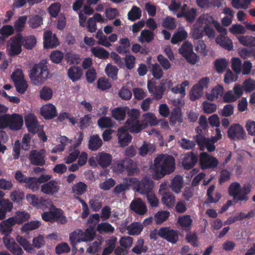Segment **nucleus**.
<instances>
[{
    "instance_id": "nucleus-42",
    "label": "nucleus",
    "mask_w": 255,
    "mask_h": 255,
    "mask_svg": "<svg viewBox=\"0 0 255 255\" xmlns=\"http://www.w3.org/2000/svg\"><path fill=\"white\" fill-rule=\"evenodd\" d=\"M126 158L118 160H114L112 165L114 172L121 174L125 171Z\"/></svg>"
},
{
    "instance_id": "nucleus-49",
    "label": "nucleus",
    "mask_w": 255,
    "mask_h": 255,
    "mask_svg": "<svg viewBox=\"0 0 255 255\" xmlns=\"http://www.w3.org/2000/svg\"><path fill=\"white\" fill-rule=\"evenodd\" d=\"M28 23L31 28L33 29L36 28L42 24L43 18L38 14H35L29 17Z\"/></svg>"
},
{
    "instance_id": "nucleus-5",
    "label": "nucleus",
    "mask_w": 255,
    "mask_h": 255,
    "mask_svg": "<svg viewBox=\"0 0 255 255\" xmlns=\"http://www.w3.org/2000/svg\"><path fill=\"white\" fill-rule=\"evenodd\" d=\"M46 151L44 149H32L28 155L30 163L34 166H43L46 163Z\"/></svg>"
},
{
    "instance_id": "nucleus-15",
    "label": "nucleus",
    "mask_w": 255,
    "mask_h": 255,
    "mask_svg": "<svg viewBox=\"0 0 255 255\" xmlns=\"http://www.w3.org/2000/svg\"><path fill=\"white\" fill-rule=\"evenodd\" d=\"M198 156L193 152L186 153L182 160V165L186 170H190L195 166L198 161Z\"/></svg>"
},
{
    "instance_id": "nucleus-47",
    "label": "nucleus",
    "mask_w": 255,
    "mask_h": 255,
    "mask_svg": "<svg viewBox=\"0 0 255 255\" xmlns=\"http://www.w3.org/2000/svg\"><path fill=\"white\" fill-rule=\"evenodd\" d=\"M179 53L184 57L193 52V46L191 42L186 41L178 49Z\"/></svg>"
},
{
    "instance_id": "nucleus-45",
    "label": "nucleus",
    "mask_w": 255,
    "mask_h": 255,
    "mask_svg": "<svg viewBox=\"0 0 255 255\" xmlns=\"http://www.w3.org/2000/svg\"><path fill=\"white\" fill-rule=\"evenodd\" d=\"M154 38V33L152 31L147 29L143 30L138 38L139 42L143 43L144 42L148 43L151 42Z\"/></svg>"
},
{
    "instance_id": "nucleus-32",
    "label": "nucleus",
    "mask_w": 255,
    "mask_h": 255,
    "mask_svg": "<svg viewBox=\"0 0 255 255\" xmlns=\"http://www.w3.org/2000/svg\"><path fill=\"white\" fill-rule=\"evenodd\" d=\"M183 187V178L180 175L175 176L171 182V188L173 191L178 193Z\"/></svg>"
},
{
    "instance_id": "nucleus-37",
    "label": "nucleus",
    "mask_w": 255,
    "mask_h": 255,
    "mask_svg": "<svg viewBox=\"0 0 255 255\" xmlns=\"http://www.w3.org/2000/svg\"><path fill=\"white\" fill-rule=\"evenodd\" d=\"M112 116L117 121H123L126 116V108L119 107L114 108L112 111Z\"/></svg>"
},
{
    "instance_id": "nucleus-51",
    "label": "nucleus",
    "mask_w": 255,
    "mask_h": 255,
    "mask_svg": "<svg viewBox=\"0 0 255 255\" xmlns=\"http://www.w3.org/2000/svg\"><path fill=\"white\" fill-rule=\"evenodd\" d=\"M35 177H28L25 182V187L31 190L32 192L37 191L39 188V184Z\"/></svg>"
},
{
    "instance_id": "nucleus-1",
    "label": "nucleus",
    "mask_w": 255,
    "mask_h": 255,
    "mask_svg": "<svg viewBox=\"0 0 255 255\" xmlns=\"http://www.w3.org/2000/svg\"><path fill=\"white\" fill-rule=\"evenodd\" d=\"M153 167L152 177L155 180H159L174 172L175 158L172 155L161 154L155 158Z\"/></svg>"
},
{
    "instance_id": "nucleus-38",
    "label": "nucleus",
    "mask_w": 255,
    "mask_h": 255,
    "mask_svg": "<svg viewBox=\"0 0 255 255\" xmlns=\"http://www.w3.org/2000/svg\"><path fill=\"white\" fill-rule=\"evenodd\" d=\"M22 44L26 49H32L36 44V39L33 35L25 37L22 35Z\"/></svg>"
},
{
    "instance_id": "nucleus-10",
    "label": "nucleus",
    "mask_w": 255,
    "mask_h": 255,
    "mask_svg": "<svg viewBox=\"0 0 255 255\" xmlns=\"http://www.w3.org/2000/svg\"><path fill=\"white\" fill-rule=\"evenodd\" d=\"M26 198L30 204L37 208H43L45 206H48L53 207L49 199H39L34 194H28L26 195Z\"/></svg>"
},
{
    "instance_id": "nucleus-24",
    "label": "nucleus",
    "mask_w": 255,
    "mask_h": 255,
    "mask_svg": "<svg viewBox=\"0 0 255 255\" xmlns=\"http://www.w3.org/2000/svg\"><path fill=\"white\" fill-rule=\"evenodd\" d=\"M161 202L168 208H172L175 204V197L171 192H164L162 194Z\"/></svg>"
},
{
    "instance_id": "nucleus-28",
    "label": "nucleus",
    "mask_w": 255,
    "mask_h": 255,
    "mask_svg": "<svg viewBox=\"0 0 255 255\" xmlns=\"http://www.w3.org/2000/svg\"><path fill=\"white\" fill-rule=\"evenodd\" d=\"M103 144V141L98 134L90 136L89 140L88 148L92 151H96L100 148Z\"/></svg>"
},
{
    "instance_id": "nucleus-57",
    "label": "nucleus",
    "mask_w": 255,
    "mask_h": 255,
    "mask_svg": "<svg viewBox=\"0 0 255 255\" xmlns=\"http://www.w3.org/2000/svg\"><path fill=\"white\" fill-rule=\"evenodd\" d=\"M40 98L44 101L51 99L53 96L52 90L47 86L43 87L39 92Z\"/></svg>"
},
{
    "instance_id": "nucleus-12",
    "label": "nucleus",
    "mask_w": 255,
    "mask_h": 255,
    "mask_svg": "<svg viewBox=\"0 0 255 255\" xmlns=\"http://www.w3.org/2000/svg\"><path fill=\"white\" fill-rule=\"evenodd\" d=\"M3 242L6 248L14 255H22V249L16 243L12 238L3 237Z\"/></svg>"
},
{
    "instance_id": "nucleus-3",
    "label": "nucleus",
    "mask_w": 255,
    "mask_h": 255,
    "mask_svg": "<svg viewBox=\"0 0 255 255\" xmlns=\"http://www.w3.org/2000/svg\"><path fill=\"white\" fill-rule=\"evenodd\" d=\"M22 34L17 33L11 37L9 40V46L7 48L8 54L10 57H15L22 51Z\"/></svg>"
},
{
    "instance_id": "nucleus-26",
    "label": "nucleus",
    "mask_w": 255,
    "mask_h": 255,
    "mask_svg": "<svg viewBox=\"0 0 255 255\" xmlns=\"http://www.w3.org/2000/svg\"><path fill=\"white\" fill-rule=\"evenodd\" d=\"M78 232L80 243L92 241L95 237V233L92 229H87L85 232L78 230Z\"/></svg>"
},
{
    "instance_id": "nucleus-16",
    "label": "nucleus",
    "mask_w": 255,
    "mask_h": 255,
    "mask_svg": "<svg viewBox=\"0 0 255 255\" xmlns=\"http://www.w3.org/2000/svg\"><path fill=\"white\" fill-rule=\"evenodd\" d=\"M96 159L98 165L105 168L111 164L113 156L110 153L102 151L97 154Z\"/></svg>"
},
{
    "instance_id": "nucleus-17",
    "label": "nucleus",
    "mask_w": 255,
    "mask_h": 255,
    "mask_svg": "<svg viewBox=\"0 0 255 255\" xmlns=\"http://www.w3.org/2000/svg\"><path fill=\"white\" fill-rule=\"evenodd\" d=\"M130 209L139 215H143L147 212V208L145 203L140 198L135 199L131 201L130 204Z\"/></svg>"
},
{
    "instance_id": "nucleus-34",
    "label": "nucleus",
    "mask_w": 255,
    "mask_h": 255,
    "mask_svg": "<svg viewBox=\"0 0 255 255\" xmlns=\"http://www.w3.org/2000/svg\"><path fill=\"white\" fill-rule=\"evenodd\" d=\"M223 87L218 85L214 87L210 93H206L207 99L209 101H213L215 98H218L219 96H221L223 95Z\"/></svg>"
},
{
    "instance_id": "nucleus-7",
    "label": "nucleus",
    "mask_w": 255,
    "mask_h": 255,
    "mask_svg": "<svg viewBox=\"0 0 255 255\" xmlns=\"http://www.w3.org/2000/svg\"><path fill=\"white\" fill-rule=\"evenodd\" d=\"M218 163V160L216 157L210 155L206 152L201 153L199 157V164L202 169L215 168Z\"/></svg>"
},
{
    "instance_id": "nucleus-2",
    "label": "nucleus",
    "mask_w": 255,
    "mask_h": 255,
    "mask_svg": "<svg viewBox=\"0 0 255 255\" xmlns=\"http://www.w3.org/2000/svg\"><path fill=\"white\" fill-rule=\"evenodd\" d=\"M29 76L33 84H43L50 78L49 70L46 63L40 62L35 64L30 70Z\"/></svg>"
},
{
    "instance_id": "nucleus-25",
    "label": "nucleus",
    "mask_w": 255,
    "mask_h": 255,
    "mask_svg": "<svg viewBox=\"0 0 255 255\" xmlns=\"http://www.w3.org/2000/svg\"><path fill=\"white\" fill-rule=\"evenodd\" d=\"M125 166V171L129 176L136 175L139 172L136 163L131 159L126 158Z\"/></svg>"
},
{
    "instance_id": "nucleus-35",
    "label": "nucleus",
    "mask_w": 255,
    "mask_h": 255,
    "mask_svg": "<svg viewBox=\"0 0 255 255\" xmlns=\"http://www.w3.org/2000/svg\"><path fill=\"white\" fill-rule=\"evenodd\" d=\"M143 226L139 222H133L127 227L128 234L130 235H138L143 230Z\"/></svg>"
},
{
    "instance_id": "nucleus-55",
    "label": "nucleus",
    "mask_w": 255,
    "mask_h": 255,
    "mask_svg": "<svg viewBox=\"0 0 255 255\" xmlns=\"http://www.w3.org/2000/svg\"><path fill=\"white\" fill-rule=\"evenodd\" d=\"M228 62L225 58L218 59L214 62L215 68L219 73L224 72L228 66Z\"/></svg>"
},
{
    "instance_id": "nucleus-4",
    "label": "nucleus",
    "mask_w": 255,
    "mask_h": 255,
    "mask_svg": "<svg viewBox=\"0 0 255 255\" xmlns=\"http://www.w3.org/2000/svg\"><path fill=\"white\" fill-rule=\"evenodd\" d=\"M51 207H54V210L43 213L41 215L42 219L46 222L51 223L56 221L61 224L66 223L67 219L65 216L63 215V211L60 209L55 208L54 206Z\"/></svg>"
},
{
    "instance_id": "nucleus-44",
    "label": "nucleus",
    "mask_w": 255,
    "mask_h": 255,
    "mask_svg": "<svg viewBox=\"0 0 255 255\" xmlns=\"http://www.w3.org/2000/svg\"><path fill=\"white\" fill-rule=\"evenodd\" d=\"M14 218V221L15 224H21L23 222L27 221L30 218V215L25 211H17L16 212Z\"/></svg>"
},
{
    "instance_id": "nucleus-52",
    "label": "nucleus",
    "mask_w": 255,
    "mask_h": 255,
    "mask_svg": "<svg viewBox=\"0 0 255 255\" xmlns=\"http://www.w3.org/2000/svg\"><path fill=\"white\" fill-rule=\"evenodd\" d=\"M141 15V10L136 6H132V8L128 13V19L132 21L139 19Z\"/></svg>"
},
{
    "instance_id": "nucleus-60",
    "label": "nucleus",
    "mask_w": 255,
    "mask_h": 255,
    "mask_svg": "<svg viewBox=\"0 0 255 255\" xmlns=\"http://www.w3.org/2000/svg\"><path fill=\"white\" fill-rule=\"evenodd\" d=\"M170 213L167 211H159L154 215L155 220L157 224H160L165 221L169 217Z\"/></svg>"
},
{
    "instance_id": "nucleus-54",
    "label": "nucleus",
    "mask_w": 255,
    "mask_h": 255,
    "mask_svg": "<svg viewBox=\"0 0 255 255\" xmlns=\"http://www.w3.org/2000/svg\"><path fill=\"white\" fill-rule=\"evenodd\" d=\"M97 230L100 234L106 233H113L114 228L108 222L101 223L97 226Z\"/></svg>"
},
{
    "instance_id": "nucleus-33",
    "label": "nucleus",
    "mask_w": 255,
    "mask_h": 255,
    "mask_svg": "<svg viewBox=\"0 0 255 255\" xmlns=\"http://www.w3.org/2000/svg\"><path fill=\"white\" fill-rule=\"evenodd\" d=\"M215 186L214 185H211L207 189V195L208 198L206 200V203H217L220 199L221 195L219 192L216 193L215 198L212 196L213 192L215 190Z\"/></svg>"
},
{
    "instance_id": "nucleus-59",
    "label": "nucleus",
    "mask_w": 255,
    "mask_h": 255,
    "mask_svg": "<svg viewBox=\"0 0 255 255\" xmlns=\"http://www.w3.org/2000/svg\"><path fill=\"white\" fill-rule=\"evenodd\" d=\"M16 240L25 251L29 252L32 250L30 243L24 237L18 235Z\"/></svg>"
},
{
    "instance_id": "nucleus-19",
    "label": "nucleus",
    "mask_w": 255,
    "mask_h": 255,
    "mask_svg": "<svg viewBox=\"0 0 255 255\" xmlns=\"http://www.w3.org/2000/svg\"><path fill=\"white\" fill-rule=\"evenodd\" d=\"M15 225L14 218L9 217L0 224V231L2 235L7 236L12 232V227Z\"/></svg>"
},
{
    "instance_id": "nucleus-41",
    "label": "nucleus",
    "mask_w": 255,
    "mask_h": 255,
    "mask_svg": "<svg viewBox=\"0 0 255 255\" xmlns=\"http://www.w3.org/2000/svg\"><path fill=\"white\" fill-rule=\"evenodd\" d=\"M91 52L95 57L100 59H107L110 55L109 52L107 50L104 48L98 46L93 47L91 49Z\"/></svg>"
},
{
    "instance_id": "nucleus-27",
    "label": "nucleus",
    "mask_w": 255,
    "mask_h": 255,
    "mask_svg": "<svg viewBox=\"0 0 255 255\" xmlns=\"http://www.w3.org/2000/svg\"><path fill=\"white\" fill-rule=\"evenodd\" d=\"M126 125L128 130L133 134L139 133L142 130L147 127V124L143 123L141 121L133 122Z\"/></svg>"
},
{
    "instance_id": "nucleus-6",
    "label": "nucleus",
    "mask_w": 255,
    "mask_h": 255,
    "mask_svg": "<svg viewBox=\"0 0 255 255\" xmlns=\"http://www.w3.org/2000/svg\"><path fill=\"white\" fill-rule=\"evenodd\" d=\"M228 137L233 140H242L246 138V133L239 124H232L227 131Z\"/></svg>"
},
{
    "instance_id": "nucleus-64",
    "label": "nucleus",
    "mask_w": 255,
    "mask_h": 255,
    "mask_svg": "<svg viewBox=\"0 0 255 255\" xmlns=\"http://www.w3.org/2000/svg\"><path fill=\"white\" fill-rule=\"evenodd\" d=\"M202 133L199 132L195 136V143L196 142L197 145L199 146V148L201 150H204L205 149V145L207 143V141L209 139L208 138H206L203 135Z\"/></svg>"
},
{
    "instance_id": "nucleus-22",
    "label": "nucleus",
    "mask_w": 255,
    "mask_h": 255,
    "mask_svg": "<svg viewBox=\"0 0 255 255\" xmlns=\"http://www.w3.org/2000/svg\"><path fill=\"white\" fill-rule=\"evenodd\" d=\"M83 74L82 68L77 66H71L67 71L68 77L73 82H76L80 80Z\"/></svg>"
},
{
    "instance_id": "nucleus-18",
    "label": "nucleus",
    "mask_w": 255,
    "mask_h": 255,
    "mask_svg": "<svg viewBox=\"0 0 255 255\" xmlns=\"http://www.w3.org/2000/svg\"><path fill=\"white\" fill-rule=\"evenodd\" d=\"M59 186L55 180H50L41 186V191L43 193L52 195L58 193Z\"/></svg>"
},
{
    "instance_id": "nucleus-56",
    "label": "nucleus",
    "mask_w": 255,
    "mask_h": 255,
    "mask_svg": "<svg viewBox=\"0 0 255 255\" xmlns=\"http://www.w3.org/2000/svg\"><path fill=\"white\" fill-rule=\"evenodd\" d=\"M189 84L188 81H184L181 84H178L175 87L171 88V91L173 93H179L181 96H184L186 94L185 87L188 86Z\"/></svg>"
},
{
    "instance_id": "nucleus-39",
    "label": "nucleus",
    "mask_w": 255,
    "mask_h": 255,
    "mask_svg": "<svg viewBox=\"0 0 255 255\" xmlns=\"http://www.w3.org/2000/svg\"><path fill=\"white\" fill-rule=\"evenodd\" d=\"M105 71L108 77L112 78L113 80H116L118 79L119 69L116 66L111 63H108Z\"/></svg>"
},
{
    "instance_id": "nucleus-48",
    "label": "nucleus",
    "mask_w": 255,
    "mask_h": 255,
    "mask_svg": "<svg viewBox=\"0 0 255 255\" xmlns=\"http://www.w3.org/2000/svg\"><path fill=\"white\" fill-rule=\"evenodd\" d=\"M142 122L150 126H155L158 124L156 117L153 113H146L142 115Z\"/></svg>"
},
{
    "instance_id": "nucleus-31",
    "label": "nucleus",
    "mask_w": 255,
    "mask_h": 255,
    "mask_svg": "<svg viewBox=\"0 0 255 255\" xmlns=\"http://www.w3.org/2000/svg\"><path fill=\"white\" fill-rule=\"evenodd\" d=\"M156 149L155 145L144 141L141 146L138 149L139 154L142 156H145L148 153H153Z\"/></svg>"
},
{
    "instance_id": "nucleus-9",
    "label": "nucleus",
    "mask_w": 255,
    "mask_h": 255,
    "mask_svg": "<svg viewBox=\"0 0 255 255\" xmlns=\"http://www.w3.org/2000/svg\"><path fill=\"white\" fill-rule=\"evenodd\" d=\"M158 235L167 242L175 244L179 240L178 232L169 227H162L158 231Z\"/></svg>"
},
{
    "instance_id": "nucleus-63",
    "label": "nucleus",
    "mask_w": 255,
    "mask_h": 255,
    "mask_svg": "<svg viewBox=\"0 0 255 255\" xmlns=\"http://www.w3.org/2000/svg\"><path fill=\"white\" fill-rule=\"evenodd\" d=\"M27 16L26 15L19 16L14 23V27L16 32H20L23 30L27 20Z\"/></svg>"
},
{
    "instance_id": "nucleus-20",
    "label": "nucleus",
    "mask_w": 255,
    "mask_h": 255,
    "mask_svg": "<svg viewBox=\"0 0 255 255\" xmlns=\"http://www.w3.org/2000/svg\"><path fill=\"white\" fill-rule=\"evenodd\" d=\"M117 136L119 143L122 147L126 146L131 141L132 139L131 135L123 128L118 129Z\"/></svg>"
},
{
    "instance_id": "nucleus-46",
    "label": "nucleus",
    "mask_w": 255,
    "mask_h": 255,
    "mask_svg": "<svg viewBox=\"0 0 255 255\" xmlns=\"http://www.w3.org/2000/svg\"><path fill=\"white\" fill-rule=\"evenodd\" d=\"M70 153L67 157L65 158V162L67 164H70L74 162L80 155V150L76 147L70 146Z\"/></svg>"
},
{
    "instance_id": "nucleus-43",
    "label": "nucleus",
    "mask_w": 255,
    "mask_h": 255,
    "mask_svg": "<svg viewBox=\"0 0 255 255\" xmlns=\"http://www.w3.org/2000/svg\"><path fill=\"white\" fill-rule=\"evenodd\" d=\"M127 114L128 119L126 122V125L139 121V117L140 116V112L138 110L132 109L128 112Z\"/></svg>"
},
{
    "instance_id": "nucleus-21",
    "label": "nucleus",
    "mask_w": 255,
    "mask_h": 255,
    "mask_svg": "<svg viewBox=\"0 0 255 255\" xmlns=\"http://www.w3.org/2000/svg\"><path fill=\"white\" fill-rule=\"evenodd\" d=\"M41 114L45 119H52L57 116L55 106L50 104L45 105L41 110Z\"/></svg>"
},
{
    "instance_id": "nucleus-61",
    "label": "nucleus",
    "mask_w": 255,
    "mask_h": 255,
    "mask_svg": "<svg viewBox=\"0 0 255 255\" xmlns=\"http://www.w3.org/2000/svg\"><path fill=\"white\" fill-rule=\"evenodd\" d=\"M87 185L82 182H79L72 187V192L76 195H82L86 191Z\"/></svg>"
},
{
    "instance_id": "nucleus-53",
    "label": "nucleus",
    "mask_w": 255,
    "mask_h": 255,
    "mask_svg": "<svg viewBox=\"0 0 255 255\" xmlns=\"http://www.w3.org/2000/svg\"><path fill=\"white\" fill-rule=\"evenodd\" d=\"M203 89L202 88L199 87L197 85H194L190 92V99L194 101L199 99L203 95Z\"/></svg>"
},
{
    "instance_id": "nucleus-13",
    "label": "nucleus",
    "mask_w": 255,
    "mask_h": 255,
    "mask_svg": "<svg viewBox=\"0 0 255 255\" xmlns=\"http://www.w3.org/2000/svg\"><path fill=\"white\" fill-rule=\"evenodd\" d=\"M8 128L14 131L21 128L23 125V120L22 116L17 114L9 115Z\"/></svg>"
},
{
    "instance_id": "nucleus-29",
    "label": "nucleus",
    "mask_w": 255,
    "mask_h": 255,
    "mask_svg": "<svg viewBox=\"0 0 255 255\" xmlns=\"http://www.w3.org/2000/svg\"><path fill=\"white\" fill-rule=\"evenodd\" d=\"M242 188L240 184L235 182L231 183L228 188L229 194L234 198L235 200L238 201V197L240 195Z\"/></svg>"
},
{
    "instance_id": "nucleus-23",
    "label": "nucleus",
    "mask_w": 255,
    "mask_h": 255,
    "mask_svg": "<svg viewBox=\"0 0 255 255\" xmlns=\"http://www.w3.org/2000/svg\"><path fill=\"white\" fill-rule=\"evenodd\" d=\"M216 43L225 49L231 51L233 49V45L231 39L225 35H219L216 38Z\"/></svg>"
},
{
    "instance_id": "nucleus-36",
    "label": "nucleus",
    "mask_w": 255,
    "mask_h": 255,
    "mask_svg": "<svg viewBox=\"0 0 255 255\" xmlns=\"http://www.w3.org/2000/svg\"><path fill=\"white\" fill-rule=\"evenodd\" d=\"M188 36L187 32L184 29L178 31L174 33L171 39V42L173 44H177L186 39Z\"/></svg>"
},
{
    "instance_id": "nucleus-62",
    "label": "nucleus",
    "mask_w": 255,
    "mask_h": 255,
    "mask_svg": "<svg viewBox=\"0 0 255 255\" xmlns=\"http://www.w3.org/2000/svg\"><path fill=\"white\" fill-rule=\"evenodd\" d=\"M192 222L190 216L188 215L179 217L178 219V223L179 225L185 229L189 228Z\"/></svg>"
},
{
    "instance_id": "nucleus-11",
    "label": "nucleus",
    "mask_w": 255,
    "mask_h": 255,
    "mask_svg": "<svg viewBox=\"0 0 255 255\" xmlns=\"http://www.w3.org/2000/svg\"><path fill=\"white\" fill-rule=\"evenodd\" d=\"M154 186L153 181L149 178H143L138 183L137 191L141 194L147 195L151 193Z\"/></svg>"
},
{
    "instance_id": "nucleus-40",
    "label": "nucleus",
    "mask_w": 255,
    "mask_h": 255,
    "mask_svg": "<svg viewBox=\"0 0 255 255\" xmlns=\"http://www.w3.org/2000/svg\"><path fill=\"white\" fill-rule=\"evenodd\" d=\"M115 122L109 117H103L97 121L98 126L101 128H112L115 125Z\"/></svg>"
},
{
    "instance_id": "nucleus-58",
    "label": "nucleus",
    "mask_w": 255,
    "mask_h": 255,
    "mask_svg": "<svg viewBox=\"0 0 255 255\" xmlns=\"http://www.w3.org/2000/svg\"><path fill=\"white\" fill-rule=\"evenodd\" d=\"M179 144L182 148L186 150L192 149L196 145L195 141L191 140L185 138H182L179 141Z\"/></svg>"
},
{
    "instance_id": "nucleus-14",
    "label": "nucleus",
    "mask_w": 255,
    "mask_h": 255,
    "mask_svg": "<svg viewBox=\"0 0 255 255\" xmlns=\"http://www.w3.org/2000/svg\"><path fill=\"white\" fill-rule=\"evenodd\" d=\"M25 124L29 132L35 134L39 130V124L36 117L32 114L25 117Z\"/></svg>"
},
{
    "instance_id": "nucleus-30",
    "label": "nucleus",
    "mask_w": 255,
    "mask_h": 255,
    "mask_svg": "<svg viewBox=\"0 0 255 255\" xmlns=\"http://www.w3.org/2000/svg\"><path fill=\"white\" fill-rule=\"evenodd\" d=\"M241 44L248 47H255V36L252 35H241L238 37Z\"/></svg>"
},
{
    "instance_id": "nucleus-8",
    "label": "nucleus",
    "mask_w": 255,
    "mask_h": 255,
    "mask_svg": "<svg viewBox=\"0 0 255 255\" xmlns=\"http://www.w3.org/2000/svg\"><path fill=\"white\" fill-rule=\"evenodd\" d=\"M155 81L152 79L147 82V89L149 92L153 96V99L156 100L162 98L165 91L163 88V82H160L158 86L155 85Z\"/></svg>"
},
{
    "instance_id": "nucleus-50",
    "label": "nucleus",
    "mask_w": 255,
    "mask_h": 255,
    "mask_svg": "<svg viewBox=\"0 0 255 255\" xmlns=\"http://www.w3.org/2000/svg\"><path fill=\"white\" fill-rule=\"evenodd\" d=\"M182 116L181 110L179 107L175 108L171 111L170 116V123L172 125L181 120Z\"/></svg>"
}]
</instances>
